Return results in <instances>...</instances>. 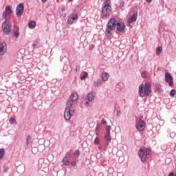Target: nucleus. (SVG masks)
Returning <instances> with one entry per match:
<instances>
[{
    "mask_svg": "<svg viewBox=\"0 0 176 176\" xmlns=\"http://www.w3.org/2000/svg\"><path fill=\"white\" fill-rule=\"evenodd\" d=\"M69 100H71L72 101L74 102H78V94H72Z\"/></svg>",
    "mask_w": 176,
    "mask_h": 176,
    "instance_id": "6ab92c4d",
    "label": "nucleus"
},
{
    "mask_svg": "<svg viewBox=\"0 0 176 176\" xmlns=\"http://www.w3.org/2000/svg\"><path fill=\"white\" fill-rule=\"evenodd\" d=\"M117 116H120V111H118Z\"/></svg>",
    "mask_w": 176,
    "mask_h": 176,
    "instance_id": "c03bdc74",
    "label": "nucleus"
},
{
    "mask_svg": "<svg viewBox=\"0 0 176 176\" xmlns=\"http://www.w3.org/2000/svg\"><path fill=\"white\" fill-rule=\"evenodd\" d=\"M89 76V73L87 72H85L83 75H81L80 79L81 80H84V79H86Z\"/></svg>",
    "mask_w": 176,
    "mask_h": 176,
    "instance_id": "a878e982",
    "label": "nucleus"
},
{
    "mask_svg": "<svg viewBox=\"0 0 176 176\" xmlns=\"http://www.w3.org/2000/svg\"><path fill=\"white\" fill-rule=\"evenodd\" d=\"M146 2H148V3H151V2H152V0H146Z\"/></svg>",
    "mask_w": 176,
    "mask_h": 176,
    "instance_id": "37998d69",
    "label": "nucleus"
},
{
    "mask_svg": "<svg viewBox=\"0 0 176 176\" xmlns=\"http://www.w3.org/2000/svg\"><path fill=\"white\" fill-rule=\"evenodd\" d=\"M19 35H20V32H19V30H16V31L14 33V36H15V38H19Z\"/></svg>",
    "mask_w": 176,
    "mask_h": 176,
    "instance_id": "2f4dec72",
    "label": "nucleus"
},
{
    "mask_svg": "<svg viewBox=\"0 0 176 176\" xmlns=\"http://www.w3.org/2000/svg\"><path fill=\"white\" fill-rule=\"evenodd\" d=\"M96 135H98V132L96 133Z\"/></svg>",
    "mask_w": 176,
    "mask_h": 176,
    "instance_id": "de8ad7c7",
    "label": "nucleus"
},
{
    "mask_svg": "<svg viewBox=\"0 0 176 176\" xmlns=\"http://www.w3.org/2000/svg\"><path fill=\"white\" fill-rule=\"evenodd\" d=\"M76 102H74L73 100H72L71 99H68L67 102V107L66 108H68V109H72V107H74V104H75Z\"/></svg>",
    "mask_w": 176,
    "mask_h": 176,
    "instance_id": "dca6fc26",
    "label": "nucleus"
},
{
    "mask_svg": "<svg viewBox=\"0 0 176 176\" xmlns=\"http://www.w3.org/2000/svg\"><path fill=\"white\" fill-rule=\"evenodd\" d=\"M11 13H12V7H10V6H7L6 7L5 11L3 13V17H4L6 20H8L9 17H10Z\"/></svg>",
    "mask_w": 176,
    "mask_h": 176,
    "instance_id": "0eeeda50",
    "label": "nucleus"
},
{
    "mask_svg": "<svg viewBox=\"0 0 176 176\" xmlns=\"http://www.w3.org/2000/svg\"><path fill=\"white\" fill-rule=\"evenodd\" d=\"M126 29V26L122 21H119L117 23V31L118 32H124V30Z\"/></svg>",
    "mask_w": 176,
    "mask_h": 176,
    "instance_id": "ddd939ff",
    "label": "nucleus"
},
{
    "mask_svg": "<svg viewBox=\"0 0 176 176\" xmlns=\"http://www.w3.org/2000/svg\"><path fill=\"white\" fill-rule=\"evenodd\" d=\"M78 19V12L76 10H74L72 12V14L67 19V24H74L75 20Z\"/></svg>",
    "mask_w": 176,
    "mask_h": 176,
    "instance_id": "423d86ee",
    "label": "nucleus"
},
{
    "mask_svg": "<svg viewBox=\"0 0 176 176\" xmlns=\"http://www.w3.org/2000/svg\"><path fill=\"white\" fill-rule=\"evenodd\" d=\"M94 144L95 145H98V144H100V138H96L94 140Z\"/></svg>",
    "mask_w": 176,
    "mask_h": 176,
    "instance_id": "7c9ffc66",
    "label": "nucleus"
},
{
    "mask_svg": "<svg viewBox=\"0 0 176 176\" xmlns=\"http://www.w3.org/2000/svg\"><path fill=\"white\" fill-rule=\"evenodd\" d=\"M31 144V135H28L27 138H26V145L28 146Z\"/></svg>",
    "mask_w": 176,
    "mask_h": 176,
    "instance_id": "bb28decb",
    "label": "nucleus"
},
{
    "mask_svg": "<svg viewBox=\"0 0 176 176\" xmlns=\"http://www.w3.org/2000/svg\"><path fill=\"white\" fill-rule=\"evenodd\" d=\"M85 100H87L88 101H93V100H94V96L93 95V93H89L87 95Z\"/></svg>",
    "mask_w": 176,
    "mask_h": 176,
    "instance_id": "aec40b11",
    "label": "nucleus"
},
{
    "mask_svg": "<svg viewBox=\"0 0 176 176\" xmlns=\"http://www.w3.org/2000/svg\"><path fill=\"white\" fill-rule=\"evenodd\" d=\"M85 105L87 107V105H89V102H87L85 103Z\"/></svg>",
    "mask_w": 176,
    "mask_h": 176,
    "instance_id": "a18cd8bd",
    "label": "nucleus"
},
{
    "mask_svg": "<svg viewBox=\"0 0 176 176\" xmlns=\"http://www.w3.org/2000/svg\"><path fill=\"white\" fill-rule=\"evenodd\" d=\"M162 50H163V47H158L156 49V54H157V56H160V54H162Z\"/></svg>",
    "mask_w": 176,
    "mask_h": 176,
    "instance_id": "b1692460",
    "label": "nucleus"
},
{
    "mask_svg": "<svg viewBox=\"0 0 176 176\" xmlns=\"http://www.w3.org/2000/svg\"><path fill=\"white\" fill-rule=\"evenodd\" d=\"M74 155L76 156H79L80 155V153L79 152V151H76L74 153Z\"/></svg>",
    "mask_w": 176,
    "mask_h": 176,
    "instance_id": "58836bf2",
    "label": "nucleus"
},
{
    "mask_svg": "<svg viewBox=\"0 0 176 176\" xmlns=\"http://www.w3.org/2000/svg\"><path fill=\"white\" fill-rule=\"evenodd\" d=\"M141 77L144 78V79H146V73H145V72H142L141 73Z\"/></svg>",
    "mask_w": 176,
    "mask_h": 176,
    "instance_id": "72a5a7b5",
    "label": "nucleus"
},
{
    "mask_svg": "<svg viewBox=\"0 0 176 176\" xmlns=\"http://www.w3.org/2000/svg\"><path fill=\"white\" fill-rule=\"evenodd\" d=\"M7 46L6 43L4 42L0 41V56H3V54H6Z\"/></svg>",
    "mask_w": 176,
    "mask_h": 176,
    "instance_id": "f8f14e48",
    "label": "nucleus"
},
{
    "mask_svg": "<svg viewBox=\"0 0 176 176\" xmlns=\"http://www.w3.org/2000/svg\"><path fill=\"white\" fill-rule=\"evenodd\" d=\"M176 94V91L175 89H172L170 92V97H174V96H175Z\"/></svg>",
    "mask_w": 176,
    "mask_h": 176,
    "instance_id": "c756f323",
    "label": "nucleus"
},
{
    "mask_svg": "<svg viewBox=\"0 0 176 176\" xmlns=\"http://www.w3.org/2000/svg\"><path fill=\"white\" fill-rule=\"evenodd\" d=\"M165 81L168 83L169 86H173L174 83L173 82V76L168 72L165 73Z\"/></svg>",
    "mask_w": 176,
    "mask_h": 176,
    "instance_id": "9b49d317",
    "label": "nucleus"
},
{
    "mask_svg": "<svg viewBox=\"0 0 176 176\" xmlns=\"http://www.w3.org/2000/svg\"><path fill=\"white\" fill-rule=\"evenodd\" d=\"M10 22L9 21H4L2 24V30L3 32L6 34V35H9L10 34Z\"/></svg>",
    "mask_w": 176,
    "mask_h": 176,
    "instance_id": "39448f33",
    "label": "nucleus"
},
{
    "mask_svg": "<svg viewBox=\"0 0 176 176\" xmlns=\"http://www.w3.org/2000/svg\"><path fill=\"white\" fill-rule=\"evenodd\" d=\"M138 93L142 98L145 97V96L149 97V96H151V93H152L151 84L145 82L144 85V83H142L139 86Z\"/></svg>",
    "mask_w": 176,
    "mask_h": 176,
    "instance_id": "f257e3e1",
    "label": "nucleus"
},
{
    "mask_svg": "<svg viewBox=\"0 0 176 176\" xmlns=\"http://www.w3.org/2000/svg\"><path fill=\"white\" fill-rule=\"evenodd\" d=\"M135 129L138 131H141L145 129V122L144 120H140L135 124Z\"/></svg>",
    "mask_w": 176,
    "mask_h": 176,
    "instance_id": "6e6552de",
    "label": "nucleus"
},
{
    "mask_svg": "<svg viewBox=\"0 0 176 176\" xmlns=\"http://www.w3.org/2000/svg\"><path fill=\"white\" fill-rule=\"evenodd\" d=\"M137 17H138V13L134 12L132 16L129 17L128 23H129V24L135 23V21H137Z\"/></svg>",
    "mask_w": 176,
    "mask_h": 176,
    "instance_id": "4468645a",
    "label": "nucleus"
},
{
    "mask_svg": "<svg viewBox=\"0 0 176 176\" xmlns=\"http://www.w3.org/2000/svg\"><path fill=\"white\" fill-rule=\"evenodd\" d=\"M156 89H157V90H161L162 89V85H156Z\"/></svg>",
    "mask_w": 176,
    "mask_h": 176,
    "instance_id": "4c0bfd02",
    "label": "nucleus"
},
{
    "mask_svg": "<svg viewBox=\"0 0 176 176\" xmlns=\"http://www.w3.org/2000/svg\"><path fill=\"white\" fill-rule=\"evenodd\" d=\"M28 27L31 30H34V28H35V27H36V23L34 21H32L29 23Z\"/></svg>",
    "mask_w": 176,
    "mask_h": 176,
    "instance_id": "412c9836",
    "label": "nucleus"
},
{
    "mask_svg": "<svg viewBox=\"0 0 176 176\" xmlns=\"http://www.w3.org/2000/svg\"><path fill=\"white\" fill-rule=\"evenodd\" d=\"M95 131H96V133H98L100 131V126H99L98 124H96Z\"/></svg>",
    "mask_w": 176,
    "mask_h": 176,
    "instance_id": "e433bc0d",
    "label": "nucleus"
},
{
    "mask_svg": "<svg viewBox=\"0 0 176 176\" xmlns=\"http://www.w3.org/2000/svg\"><path fill=\"white\" fill-rule=\"evenodd\" d=\"M72 1V0H69V1Z\"/></svg>",
    "mask_w": 176,
    "mask_h": 176,
    "instance_id": "09e8293b",
    "label": "nucleus"
},
{
    "mask_svg": "<svg viewBox=\"0 0 176 176\" xmlns=\"http://www.w3.org/2000/svg\"><path fill=\"white\" fill-rule=\"evenodd\" d=\"M108 79H109V74H108V72H103L102 74V80H103V82H107Z\"/></svg>",
    "mask_w": 176,
    "mask_h": 176,
    "instance_id": "a211bd4d",
    "label": "nucleus"
},
{
    "mask_svg": "<svg viewBox=\"0 0 176 176\" xmlns=\"http://www.w3.org/2000/svg\"><path fill=\"white\" fill-rule=\"evenodd\" d=\"M76 164V162L74 161V162H72V166H75Z\"/></svg>",
    "mask_w": 176,
    "mask_h": 176,
    "instance_id": "79ce46f5",
    "label": "nucleus"
},
{
    "mask_svg": "<svg viewBox=\"0 0 176 176\" xmlns=\"http://www.w3.org/2000/svg\"><path fill=\"white\" fill-rule=\"evenodd\" d=\"M10 124H15L17 123L16 121V119H14V118H10V120H9Z\"/></svg>",
    "mask_w": 176,
    "mask_h": 176,
    "instance_id": "cd10ccee",
    "label": "nucleus"
},
{
    "mask_svg": "<svg viewBox=\"0 0 176 176\" xmlns=\"http://www.w3.org/2000/svg\"><path fill=\"white\" fill-rule=\"evenodd\" d=\"M5 156V148H0V160Z\"/></svg>",
    "mask_w": 176,
    "mask_h": 176,
    "instance_id": "393cba45",
    "label": "nucleus"
},
{
    "mask_svg": "<svg viewBox=\"0 0 176 176\" xmlns=\"http://www.w3.org/2000/svg\"><path fill=\"white\" fill-rule=\"evenodd\" d=\"M23 12H24V4L23 3H21L16 6V16H21Z\"/></svg>",
    "mask_w": 176,
    "mask_h": 176,
    "instance_id": "1a4fd4ad",
    "label": "nucleus"
},
{
    "mask_svg": "<svg viewBox=\"0 0 176 176\" xmlns=\"http://www.w3.org/2000/svg\"><path fill=\"white\" fill-rule=\"evenodd\" d=\"M112 12V8L111 7V1L106 0L104 3V6L102 9V13L104 17H108Z\"/></svg>",
    "mask_w": 176,
    "mask_h": 176,
    "instance_id": "7ed1b4c3",
    "label": "nucleus"
},
{
    "mask_svg": "<svg viewBox=\"0 0 176 176\" xmlns=\"http://www.w3.org/2000/svg\"><path fill=\"white\" fill-rule=\"evenodd\" d=\"M80 71V65H76V72H79Z\"/></svg>",
    "mask_w": 176,
    "mask_h": 176,
    "instance_id": "c9c22d12",
    "label": "nucleus"
},
{
    "mask_svg": "<svg viewBox=\"0 0 176 176\" xmlns=\"http://www.w3.org/2000/svg\"><path fill=\"white\" fill-rule=\"evenodd\" d=\"M94 86H95V87H100V86H102V80H101L100 78H98L94 82Z\"/></svg>",
    "mask_w": 176,
    "mask_h": 176,
    "instance_id": "f3484780",
    "label": "nucleus"
},
{
    "mask_svg": "<svg viewBox=\"0 0 176 176\" xmlns=\"http://www.w3.org/2000/svg\"><path fill=\"white\" fill-rule=\"evenodd\" d=\"M175 135H176L175 132H171L170 134V138H174L175 137Z\"/></svg>",
    "mask_w": 176,
    "mask_h": 176,
    "instance_id": "f704fd0d",
    "label": "nucleus"
},
{
    "mask_svg": "<svg viewBox=\"0 0 176 176\" xmlns=\"http://www.w3.org/2000/svg\"><path fill=\"white\" fill-rule=\"evenodd\" d=\"M33 49H36V47H39V41L38 40L34 41L32 44Z\"/></svg>",
    "mask_w": 176,
    "mask_h": 176,
    "instance_id": "5701e85b",
    "label": "nucleus"
},
{
    "mask_svg": "<svg viewBox=\"0 0 176 176\" xmlns=\"http://www.w3.org/2000/svg\"><path fill=\"white\" fill-rule=\"evenodd\" d=\"M120 9L122 10H123V9L124 8V1H121L120 2Z\"/></svg>",
    "mask_w": 176,
    "mask_h": 176,
    "instance_id": "473e14b6",
    "label": "nucleus"
},
{
    "mask_svg": "<svg viewBox=\"0 0 176 176\" xmlns=\"http://www.w3.org/2000/svg\"><path fill=\"white\" fill-rule=\"evenodd\" d=\"M117 25H118V23H116V20H115V19L113 18L110 19L107 24V28H106L107 35L111 34V32L113 31V30L116 28Z\"/></svg>",
    "mask_w": 176,
    "mask_h": 176,
    "instance_id": "20e7f679",
    "label": "nucleus"
},
{
    "mask_svg": "<svg viewBox=\"0 0 176 176\" xmlns=\"http://www.w3.org/2000/svg\"><path fill=\"white\" fill-rule=\"evenodd\" d=\"M74 113H71V109L66 108L64 113V119L67 121L70 120Z\"/></svg>",
    "mask_w": 176,
    "mask_h": 176,
    "instance_id": "9d476101",
    "label": "nucleus"
},
{
    "mask_svg": "<svg viewBox=\"0 0 176 176\" xmlns=\"http://www.w3.org/2000/svg\"><path fill=\"white\" fill-rule=\"evenodd\" d=\"M62 162L63 163V166H69V161H68V158H67V157H65L63 159Z\"/></svg>",
    "mask_w": 176,
    "mask_h": 176,
    "instance_id": "4be33fe9",
    "label": "nucleus"
},
{
    "mask_svg": "<svg viewBox=\"0 0 176 176\" xmlns=\"http://www.w3.org/2000/svg\"><path fill=\"white\" fill-rule=\"evenodd\" d=\"M104 140L107 142V145H109V143L112 141V138L111 137V133L104 134Z\"/></svg>",
    "mask_w": 176,
    "mask_h": 176,
    "instance_id": "2eb2a0df",
    "label": "nucleus"
},
{
    "mask_svg": "<svg viewBox=\"0 0 176 176\" xmlns=\"http://www.w3.org/2000/svg\"><path fill=\"white\" fill-rule=\"evenodd\" d=\"M151 151L150 148H141L138 152L139 157H140L141 162L145 163V162H146V159H149V157L151 155Z\"/></svg>",
    "mask_w": 176,
    "mask_h": 176,
    "instance_id": "f03ea898",
    "label": "nucleus"
},
{
    "mask_svg": "<svg viewBox=\"0 0 176 176\" xmlns=\"http://www.w3.org/2000/svg\"><path fill=\"white\" fill-rule=\"evenodd\" d=\"M100 123H101V124H107V120L103 119L101 120Z\"/></svg>",
    "mask_w": 176,
    "mask_h": 176,
    "instance_id": "ea45409f",
    "label": "nucleus"
},
{
    "mask_svg": "<svg viewBox=\"0 0 176 176\" xmlns=\"http://www.w3.org/2000/svg\"><path fill=\"white\" fill-rule=\"evenodd\" d=\"M41 1H42V2L45 3V2H46V1H47V0H41Z\"/></svg>",
    "mask_w": 176,
    "mask_h": 176,
    "instance_id": "49530a36",
    "label": "nucleus"
},
{
    "mask_svg": "<svg viewBox=\"0 0 176 176\" xmlns=\"http://www.w3.org/2000/svg\"><path fill=\"white\" fill-rule=\"evenodd\" d=\"M168 176H174V173H170Z\"/></svg>",
    "mask_w": 176,
    "mask_h": 176,
    "instance_id": "a19ab883",
    "label": "nucleus"
},
{
    "mask_svg": "<svg viewBox=\"0 0 176 176\" xmlns=\"http://www.w3.org/2000/svg\"><path fill=\"white\" fill-rule=\"evenodd\" d=\"M106 134H111V126L109 125L106 126Z\"/></svg>",
    "mask_w": 176,
    "mask_h": 176,
    "instance_id": "c85d7f7f",
    "label": "nucleus"
}]
</instances>
